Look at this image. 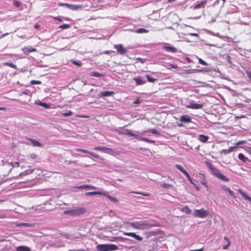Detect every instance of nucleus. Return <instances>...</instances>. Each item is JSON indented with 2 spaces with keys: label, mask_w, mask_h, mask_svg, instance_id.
<instances>
[{
  "label": "nucleus",
  "mask_w": 251,
  "mask_h": 251,
  "mask_svg": "<svg viewBox=\"0 0 251 251\" xmlns=\"http://www.w3.org/2000/svg\"><path fill=\"white\" fill-rule=\"evenodd\" d=\"M72 63L77 66L80 67L82 65V63L80 61H76L75 60H71Z\"/></svg>",
  "instance_id": "38"
},
{
  "label": "nucleus",
  "mask_w": 251,
  "mask_h": 251,
  "mask_svg": "<svg viewBox=\"0 0 251 251\" xmlns=\"http://www.w3.org/2000/svg\"><path fill=\"white\" fill-rule=\"evenodd\" d=\"M33 170H26L22 173H21L19 174V176H26L27 175L30 174L32 173Z\"/></svg>",
  "instance_id": "29"
},
{
  "label": "nucleus",
  "mask_w": 251,
  "mask_h": 251,
  "mask_svg": "<svg viewBox=\"0 0 251 251\" xmlns=\"http://www.w3.org/2000/svg\"><path fill=\"white\" fill-rule=\"evenodd\" d=\"M206 3V0H202L199 3L195 5V6H191V8H193V9L195 10L201 8H204Z\"/></svg>",
  "instance_id": "10"
},
{
  "label": "nucleus",
  "mask_w": 251,
  "mask_h": 251,
  "mask_svg": "<svg viewBox=\"0 0 251 251\" xmlns=\"http://www.w3.org/2000/svg\"><path fill=\"white\" fill-rule=\"evenodd\" d=\"M120 134L122 135H127L129 136L134 137L136 138V136H137L136 134L133 133L131 132V130L127 129H123L122 128L121 130L119 132Z\"/></svg>",
  "instance_id": "7"
},
{
  "label": "nucleus",
  "mask_w": 251,
  "mask_h": 251,
  "mask_svg": "<svg viewBox=\"0 0 251 251\" xmlns=\"http://www.w3.org/2000/svg\"><path fill=\"white\" fill-rule=\"evenodd\" d=\"M152 251H157V245L155 243L152 244Z\"/></svg>",
  "instance_id": "48"
},
{
  "label": "nucleus",
  "mask_w": 251,
  "mask_h": 251,
  "mask_svg": "<svg viewBox=\"0 0 251 251\" xmlns=\"http://www.w3.org/2000/svg\"><path fill=\"white\" fill-rule=\"evenodd\" d=\"M199 62L203 65H208L207 63L201 58H199Z\"/></svg>",
  "instance_id": "47"
},
{
  "label": "nucleus",
  "mask_w": 251,
  "mask_h": 251,
  "mask_svg": "<svg viewBox=\"0 0 251 251\" xmlns=\"http://www.w3.org/2000/svg\"><path fill=\"white\" fill-rule=\"evenodd\" d=\"M176 168L182 173H183L184 175L187 173L181 165L176 164Z\"/></svg>",
  "instance_id": "28"
},
{
  "label": "nucleus",
  "mask_w": 251,
  "mask_h": 251,
  "mask_svg": "<svg viewBox=\"0 0 251 251\" xmlns=\"http://www.w3.org/2000/svg\"><path fill=\"white\" fill-rule=\"evenodd\" d=\"M19 226H23L26 227H29L31 226V225L29 223H21L18 224Z\"/></svg>",
  "instance_id": "45"
},
{
  "label": "nucleus",
  "mask_w": 251,
  "mask_h": 251,
  "mask_svg": "<svg viewBox=\"0 0 251 251\" xmlns=\"http://www.w3.org/2000/svg\"><path fill=\"white\" fill-rule=\"evenodd\" d=\"M73 115V112L71 111H69L67 112H64L62 113V115L64 117H69Z\"/></svg>",
  "instance_id": "36"
},
{
  "label": "nucleus",
  "mask_w": 251,
  "mask_h": 251,
  "mask_svg": "<svg viewBox=\"0 0 251 251\" xmlns=\"http://www.w3.org/2000/svg\"><path fill=\"white\" fill-rule=\"evenodd\" d=\"M86 209L82 207L74 208L73 209L67 210L64 211V214L72 216H78L85 213Z\"/></svg>",
  "instance_id": "2"
},
{
  "label": "nucleus",
  "mask_w": 251,
  "mask_h": 251,
  "mask_svg": "<svg viewBox=\"0 0 251 251\" xmlns=\"http://www.w3.org/2000/svg\"><path fill=\"white\" fill-rule=\"evenodd\" d=\"M108 198V199L111 201H113L115 203H117L118 202V201L115 198V197H113L111 196H109V195H107L106 194V196Z\"/></svg>",
  "instance_id": "35"
},
{
  "label": "nucleus",
  "mask_w": 251,
  "mask_h": 251,
  "mask_svg": "<svg viewBox=\"0 0 251 251\" xmlns=\"http://www.w3.org/2000/svg\"><path fill=\"white\" fill-rule=\"evenodd\" d=\"M111 52H113V51H109V50H105L104 52V53L106 54H110Z\"/></svg>",
  "instance_id": "62"
},
{
  "label": "nucleus",
  "mask_w": 251,
  "mask_h": 251,
  "mask_svg": "<svg viewBox=\"0 0 251 251\" xmlns=\"http://www.w3.org/2000/svg\"><path fill=\"white\" fill-rule=\"evenodd\" d=\"M191 36H195V37H198L199 36L198 34L196 33H191L189 34Z\"/></svg>",
  "instance_id": "58"
},
{
  "label": "nucleus",
  "mask_w": 251,
  "mask_h": 251,
  "mask_svg": "<svg viewBox=\"0 0 251 251\" xmlns=\"http://www.w3.org/2000/svg\"><path fill=\"white\" fill-rule=\"evenodd\" d=\"M226 60L230 64H231V61L230 60V57L229 56H226Z\"/></svg>",
  "instance_id": "56"
},
{
  "label": "nucleus",
  "mask_w": 251,
  "mask_h": 251,
  "mask_svg": "<svg viewBox=\"0 0 251 251\" xmlns=\"http://www.w3.org/2000/svg\"><path fill=\"white\" fill-rule=\"evenodd\" d=\"M245 142H246V141H244V140L239 141V142H237V143H236V146H236V147H237L238 146H239V145H241V144H244V143H245Z\"/></svg>",
  "instance_id": "54"
},
{
  "label": "nucleus",
  "mask_w": 251,
  "mask_h": 251,
  "mask_svg": "<svg viewBox=\"0 0 251 251\" xmlns=\"http://www.w3.org/2000/svg\"><path fill=\"white\" fill-rule=\"evenodd\" d=\"M11 164L12 166V168H13L14 167H19V166H20V163L18 162H14V163H11Z\"/></svg>",
  "instance_id": "51"
},
{
  "label": "nucleus",
  "mask_w": 251,
  "mask_h": 251,
  "mask_svg": "<svg viewBox=\"0 0 251 251\" xmlns=\"http://www.w3.org/2000/svg\"><path fill=\"white\" fill-rule=\"evenodd\" d=\"M247 75H248V77L251 80V72H247Z\"/></svg>",
  "instance_id": "59"
},
{
  "label": "nucleus",
  "mask_w": 251,
  "mask_h": 251,
  "mask_svg": "<svg viewBox=\"0 0 251 251\" xmlns=\"http://www.w3.org/2000/svg\"><path fill=\"white\" fill-rule=\"evenodd\" d=\"M202 104L191 103L189 105H187L186 107L190 109H199L202 108Z\"/></svg>",
  "instance_id": "8"
},
{
  "label": "nucleus",
  "mask_w": 251,
  "mask_h": 251,
  "mask_svg": "<svg viewBox=\"0 0 251 251\" xmlns=\"http://www.w3.org/2000/svg\"><path fill=\"white\" fill-rule=\"evenodd\" d=\"M16 251H31L30 249L27 247L20 246L17 247Z\"/></svg>",
  "instance_id": "26"
},
{
  "label": "nucleus",
  "mask_w": 251,
  "mask_h": 251,
  "mask_svg": "<svg viewBox=\"0 0 251 251\" xmlns=\"http://www.w3.org/2000/svg\"><path fill=\"white\" fill-rule=\"evenodd\" d=\"M95 195H103V196H106V194L104 192H97V191H94V192H88L85 193V195L86 196H93Z\"/></svg>",
  "instance_id": "12"
},
{
  "label": "nucleus",
  "mask_w": 251,
  "mask_h": 251,
  "mask_svg": "<svg viewBox=\"0 0 251 251\" xmlns=\"http://www.w3.org/2000/svg\"><path fill=\"white\" fill-rule=\"evenodd\" d=\"M163 49L168 51L172 52H177L176 49L173 47L164 46L163 47Z\"/></svg>",
  "instance_id": "16"
},
{
  "label": "nucleus",
  "mask_w": 251,
  "mask_h": 251,
  "mask_svg": "<svg viewBox=\"0 0 251 251\" xmlns=\"http://www.w3.org/2000/svg\"><path fill=\"white\" fill-rule=\"evenodd\" d=\"M180 121L183 123H190L191 118L188 115H182L180 118Z\"/></svg>",
  "instance_id": "13"
},
{
  "label": "nucleus",
  "mask_w": 251,
  "mask_h": 251,
  "mask_svg": "<svg viewBox=\"0 0 251 251\" xmlns=\"http://www.w3.org/2000/svg\"><path fill=\"white\" fill-rule=\"evenodd\" d=\"M78 189H96V187L94 186H91L89 185H82L78 187Z\"/></svg>",
  "instance_id": "25"
},
{
  "label": "nucleus",
  "mask_w": 251,
  "mask_h": 251,
  "mask_svg": "<svg viewBox=\"0 0 251 251\" xmlns=\"http://www.w3.org/2000/svg\"><path fill=\"white\" fill-rule=\"evenodd\" d=\"M136 138L138 140L147 142L150 143H155L154 141H153V140L149 139L147 138L142 137L138 134H137V136H136Z\"/></svg>",
  "instance_id": "14"
},
{
  "label": "nucleus",
  "mask_w": 251,
  "mask_h": 251,
  "mask_svg": "<svg viewBox=\"0 0 251 251\" xmlns=\"http://www.w3.org/2000/svg\"><path fill=\"white\" fill-rule=\"evenodd\" d=\"M147 131L157 135L160 134L159 132L155 129H150Z\"/></svg>",
  "instance_id": "34"
},
{
  "label": "nucleus",
  "mask_w": 251,
  "mask_h": 251,
  "mask_svg": "<svg viewBox=\"0 0 251 251\" xmlns=\"http://www.w3.org/2000/svg\"><path fill=\"white\" fill-rule=\"evenodd\" d=\"M246 151L250 155L251 158L249 159V161L251 162V148L249 147H247L246 148Z\"/></svg>",
  "instance_id": "42"
},
{
  "label": "nucleus",
  "mask_w": 251,
  "mask_h": 251,
  "mask_svg": "<svg viewBox=\"0 0 251 251\" xmlns=\"http://www.w3.org/2000/svg\"><path fill=\"white\" fill-rule=\"evenodd\" d=\"M114 47L117 50V52L120 54H124L127 51V49L124 48L122 44L114 45Z\"/></svg>",
  "instance_id": "6"
},
{
  "label": "nucleus",
  "mask_w": 251,
  "mask_h": 251,
  "mask_svg": "<svg viewBox=\"0 0 251 251\" xmlns=\"http://www.w3.org/2000/svg\"><path fill=\"white\" fill-rule=\"evenodd\" d=\"M185 176H186V177H187V178L188 179V180L190 181L191 184H192L194 186H196L195 184L193 182L192 179L191 178L189 174L188 173H187L185 175Z\"/></svg>",
  "instance_id": "40"
},
{
  "label": "nucleus",
  "mask_w": 251,
  "mask_h": 251,
  "mask_svg": "<svg viewBox=\"0 0 251 251\" xmlns=\"http://www.w3.org/2000/svg\"><path fill=\"white\" fill-rule=\"evenodd\" d=\"M236 146H232L229 147L228 149H225L222 151V152L225 153V154L229 153L232 152L235 148Z\"/></svg>",
  "instance_id": "24"
},
{
  "label": "nucleus",
  "mask_w": 251,
  "mask_h": 251,
  "mask_svg": "<svg viewBox=\"0 0 251 251\" xmlns=\"http://www.w3.org/2000/svg\"><path fill=\"white\" fill-rule=\"evenodd\" d=\"M146 78L148 80V81L150 82H154L156 80H157V79L152 78L151 75H146Z\"/></svg>",
  "instance_id": "30"
},
{
  "label": "nucleus",
  "mask_w": 251,
  "mask_h": 251,
  "mask_svg": "<svg viewBox=\"0 0 251 251\" xmlns=\"http://www.w3.org/2000/svg\"><path fill=\"white\" fill-rule=\"evenodd\" d=\"M29 140L34 147H43L44 146L42 143L33 139H29Z\"/></svg>",
  "instance_id": "15"
},
{
  "label": "nucleus",
  "mask_w": 251,
  "mask_h": 251,
  "mask_svg": "<svg viewBox=\"0 0 251 251\" xmlns=\"http://www.w3.org/2000/svg\"><path fill=\"white\" fill-rule=\"evenodd\" d=\"M124 235L132 237L133 238L138 241H142L143 239V238L142 237L136 234V233L133 232H125L124 233Z\"/></svg>",
  "instance_id": "9"
},
{
  "label": "nucleus",
  "mask_w": 251,
  "mask_h": 251,
  "mask_svg": "<svg viewBox=\"0 0 251 251\" xmlns=\"http://www.w3.org/2000/svg\"><path fill=\"white\" fill-rule=\"evenodd\" d=\"M133 80L135 81L136 85H142L146 83V81H143L140 77L133 78Z\"/></svg>",
  "instance_id": "17"
},
{
  "label": "nucleus",
  "mask_w": 251,
  "mask_h": 251,
  "mask_svg": "<svg viewBox=\"0 0 251 251\" xmlns=\"http://www.w3.org/2000/svg\"><path fill=\"white\" fill-rule=\"evenodd\" d=\"M31 84L32 85L40 84H41V82L38 80H33L31 81Z\"/></svg>",
  "instance_id": "46"
},
{
  "label": "nucleus",
  "mask_w": 251,
  "mask_h": 251,
  "mask_svg": "<svg viewBox=\"0 0 251 251\" xmlns=\"http://www.w3.org/2000/svg\"><path fill=\"white\" fill-rule=\"evenodd\" d=\"M211 170L213 174L214 175L219 179H221L225 182L229 181V179L222 174L217 169L214 167H211Z\"/></svg>",
  "instance_id": "4"
},
{
  "label": "nucleus",
  "mask_w": 251,
  "mask_h": 251,
  "mask_svg": "<svg viewBox=\"0 0 251 251\" xmlns=\"http://www.w3.org/2000/svg\"><path fill=\"white\" fill-rule=\"evenodd\" d=\"M58 5L61 6H65L66 7L70 9L71 4H68L65 3H58Z\"/></svg>",
  "instance_id": "39"
},
{
  "label": "nucleus",
  "mask_w": 251,
  "mask_h": 251,
  "mask_svg": "<svg viewBox=\"0 0 251 251\" xmlns=\"http://www.w3.org/2000/svg\"><path fill=\"white\" fill-rule=\"evenodd\" d=\"M227 191L229 193V195L231 196H232V197H233L234 198H235V196L234 195L233 192L229 188H228V189H227V191Z\"/></svg>",
  "instance_id": "49"
},
{
  "label": "nucleus",
  "mask_w": 251,
  "mask_h": 251,
  "mask_svg": "<svg viewBox=\"0 0 251 251\" xmlns=\"http://www.w3.org/2000/svg\"><path fill=\"white\" fill-rule=\"evenodd\" d=\"M90 75L95 77H104L105 75L103 74L97 72H93L90 73Z\"/></svg>",
  "instance_id": "20"
},
{
  "label": "nucleus",
  "mask_w": 251,
  "mask_h": 251,
  "mask_svg": "<svg viewBox=\"0 0 251 251\" xmlns=\"http://www.w3.org/2000/svg\"><path fill=\"white\" fill-rule=\"evenodd\" d=\"M130 225L133 228L139 229H148L152 226L151 224L142 221L132 222L130 223Z\"/></svg>",
  "instance_id": "1"
},
{
  "label": "nucleus",
  "mask_w": 251,
  "mask_h": 251,
  "mask_svg": "<svg viewBox=\"0 0 251 251\" xmlns=\"http://www.w3.org/2000/svg\"><path fill=\"white\" fill-rule=\"evenodd\" d=\"M22 50L25 54H28L29 52L36 51V49L35 48H33L32 47L29 46L27 47H25L23 48Z\"/></svg>",
  "instance_id": "11"
},
{
  "label": "nucleus",
  "mask_w": 251,
  "mask_h": 251,
  "mask_svg": "<svg viewBox=\"0 0 251 251\" xmlns=\"http://www.w3.org/2000/svg\"><path fill=\"white\" fill-rule=\"evenodd\" d=\"M203 251V249L201 248V249H198V250H191L190 251Z\"/></svg>",
  "instance_id": "64"
},
{
  "label": "nucleus",
  "mask_w": 251,
  "mask_h": 251,
  "mask_svg": "<svg viewBox=\"0 0 251 251\" xmlns=\"http://www.w3.org/2000/svg\"><path fill=\"white\" fill-rule=\"evenodd\" d=\"M239 192L243 198H244L246 200H249L251 202V197H249L248 195H247L244 192H243L241 190H239Z\"/></svg>",
  "instance_id": "19"
},
{
  "label": "nucleus",
  "mask_w": 251,
  "mask_h": 251,
  "mask_svg": "<svg viewBox=\"0 0 251 251\" xmlns=\"http://www.w3.org/2000/svg\"><path fill=\"white\" fill-rule=\"evenodd\" d=\"M161 186L164 188H168L171 187V185L164 183L161 184Z\"/></svg>",
  "instance_id": "50"
},
{
  "label": "nucleus",
  "mask_w": 251,
  "mask_h": 251,
  "mask_svg": "<svg viewBox=\"0 0 251 251\" xmlns=\"http://www.w3.org/2000/svg\"><path fill=\"white\" fill-rule=\"evenodd\" d=\"M224 240L227 241V244L225 246H223V249L224 250H226L228 249V248L230 246V242L229 241V240L228 239V238L227 237H225Z\"/></svg>",
  "instance_id": "27"
},
{
  "label": "nucleus",
  "mask_w": 251,
  "mask_h": 251,
  "mask_svg": "<svg viewBox=\"0 0 251 251\" xmlns=\"http://www.w3.org/2000/svg\"><path fill=\"white\" fill-rule=\"evenodd\" d=\"M208 139L209 137L207 136H205L203 134H201L199 136V140L203 143L206 142Z\"/></svg>",
  "instance_id": "18"
},
{
  "label": "nucleus",
  "mask_w": 251,
  "mask_h": 251,
  "mask_svg": "<svg viewBox=\"0 0 251 251\" xmlns=\"http://www.w3.org/2000/svg\"><path fill=\"white\" fill-rule=\"evenodd\" d=\"M94 150L97 151H102V150H103V147H96L94 148Z\"/></svg>",
  "instance_id": "55"
},
{
  "label": "nucleus",
  "mask_w": 251,
  "mask_h": 251,
  "mask_svg": "<svg viewBox=\"0 0 251 251\" xmlns=\"http://www.w3.org/2000/svg\"><path fill=\"white\" fill-rule=\"evenodd\" d=\"M208 214V212L203 209L200 210L195 209L193 215L196 217L203 218L206 217Z\"/></svg>",
  "instance_id": "5"
},
{
  "label": "nucleus",
  "mask_w": 251,
  "mask_h": 251,
  "mask_svg": "<svg viewBox=\"0 0 251 251\" xmlns=\"http://www.w3.org/2000/svg\"><path fill=\"white\" fill-rule=\"evenodd\" d=\"M97 251H112L118 249V247L114 244H99L97 246Z\"/></svg>",
  "instance_id": "3"
},
{
  "label": "nucleus",
  "mask_w": 251,
  "mask_h": 251,
  "mask_svg": "<svg viewBox=\"0 0 251 251\" xmlns=\"http://www.w3.org/2000/svg\"><path fill=\"white\" fill-rule=\"evenodd\" d=\"M76 151H81L82 152L86 153H88V152H89L88 151L85 150L84 149H77Z\"/></svg>",
  "instance_id": "52"
},
{
  "label": "nucleus",
  "mask_w": 251,
  "mask_h": 251,
  "mask_svg": "<svg viewBox=\"0 0 251 251\" xmlns=\"http://www.w3.org/2000/svg\"><path fill=\"white\" fill-rule=\"evenodd\" d=\"M114 94L113 91H103L101 93L100 95L101 97H108L110 96H111Z\"/></svg>",
  "instance_id": "21"
},
{
  "label": "nucleus",
  "mask_w": 251,
  "mask_h": 251,
  "mask_svg": "<svg viewBox=\"0 0 251 251\" xmlns=\"http://www.w3.org/2000/svg\"><path fill=\"white\" fill-rule=\"evenodd\" d=\"M69 251H87L85 250H69Z\"/></svg>",
  "instance_id": "63"
},
{
  "label": "nucleus",
  "mask_w": 251,
  "mask_h": 251,
  "mask_svg": "<svg viewBox=\"0 0 251 251\" xmlns=\"http://www.w3.org/2000/svg\"><path fill=\"white\" fill-rule=\"evenodd\" d=\"M70 27V25L68 24H63L59 26V28L63 29H67Z\"/></svg>",
  "instance_id": "41"
},
{
  "label": "nucleus",
  "mask_w": 251,
  "mask_h": 251,
  "mask_svg": "<svg viewBox=\"0 0 251 251\" xmlns=\"http://www.w3.org/2000/svg\"><path fill=\"white\" fill-rule=\"evenodd\" d=\"M80 7H81V5L71 4L70 9L72 10H77Z\"/></svg>",
  "instance_id": "31"
},
{
  "label": "nucleus",
  "mask_w": 251,
  "mask_h": 251,
  "mask_svg": "<svg viewBox=\"0 0 251 251\" xmlns=\"http://www.w3.org/2000/svg\"><path fill=\"white\" fill-rule=\"evenodd\" d=\"M182 211L187 214L190 212V210L187 206H186L183 208Z\"/></svg>",
  "instance_id": "44"
},
{
  "label": "nucleus",
  "mask_w": 251,
  "mask_h": 251,
  "mask_svg": "<svg viewBox=\"0 0 251 251\" xmlns=\"http://www.w3.org/2000/svg\"><path fill=\"white\" fill-rule=\"evenodd\" d=\"M13 4L15 6L19 7L20 6L21 3L19 1H14Z\"/></svg>",
  "instance_id": "53"
},
{
  "label": "nucleus",
  "mask_w": 251,
  "mask_h": 251,
  "mask_svg": "<svg viewBox=\"0 0 251 251\" xmlns=\"http://www.w3.org/2000/svg\"><path fill=\"white\" fill-rule=\"evenodd\" d=\"M30 157L31 158H32V159H34V158H35L36 157V155L35 154H34V153L33 154H31L30 155Z\"/></svg>",
  "instance_id": "60"
},
{
  "label": "nucleus",
  "mask_w": 251,
  "mask_h": 251,
  "mask_svg": "<svg viewBox=\"0 0 251 251\" xmlns=\"http://www.w3.org/2000/svg\"><path fill=\"white\" fill-rule=\"evenodd\" d=\"M135 32L137 33H143L148 32V30L143 28H140L137 29Z\"/></svg>",
  "instance_id": "33"
},
{
  "label": "nucleus",
  "mask_w": 251,
  "mask_h": 251,
  "mask_svg": "<svg viewBox=\"0 0 251 251\" xmlns=\"http://www.w3.org/2000/svg\"><path fill=\"white\" fill-rule=\"evenodd\" d=\"M4 66H7L13 68H16V66L12 63L5 62L4 63Z\"/></svg>",
  "instance_id": "37"
},
{
  "label": "nucleus",
  "mask_w": 251,
  "mask_h": 251,
  "mask_svg": "<svg viewBox=\"0 0 251 251\" xmlns=\"http://www.w3.org/2000/svg\"><path fill=\"white\" fill-rule=\"evenodd\" d=\"M102 151L105 153L111 154L112 153L113 150L110 148L103 147V150H102Z\"/></svg>",
  "instance_id": "32"
},
{
  "label": "nucleus",
  "mask_w": 251,
  "mask_h": 251,
  "mask_svg": "<svg viewBox=\"0 0 251 251\" xmlns=\"http://www.w3.org/2000/svg\"><path fill=\"white\" fill-rule=\"evenodd\" d=\"M140 103V101L139 100H136L133 101V103L134 104H137Z\"/></svg>",
  "instance_id": "61"
},
{
  "label": "nucleus",
  "mask_w": 251,
  "mask_h": 251,
  "mask_svg": "<svg viewBox=\"0 0 251 251\" xmlns=\"http://www.w3.org/2000/svg\"><path fill=\"white\" fill-rule=\"evenodd\" d=\"M35 103L39 105H40L45 108H49L50 107V105L48 103H44V102H43L40 100H38L37 101H36L35 102Z\"/></svg>",
  "instance_id": "22"
},
{
  "label": "nucleus",
  "mask_w": 251,
  "mask_h": 251,
  "mask_svg": "<svg viewBox=\"0 0 251 251\" xmlns=\"http://www.w3.org/2000/svg\"><path fill=\"white\" fill-rule=\"evenodd\" d=\"M88 154L91 155L92 156H93V157H94L96 158H99L100 157V156L98 154L95 153L93 152H90L89 151Z\"/></svg>",
  "instance_id": "43"
},
{
  "label": "nucleus",
  "mask_w": 251,
  "mask_h": 251,
  "mask_svg": "<svg viewBox=\"0 0 251 251\" xmlns=\"http://www.w3.org/2000/svg\"><path fill=\"white\" fill-rule=\"evenodd\" d=\"M238 157L240 160H242L244 162H246L248 160L249 161L250 160L247 157H245V155L242 153H240L238 154Z\"/></svg>",
  "instance_id": "23"
},
{
  "label": "nucleus",
  "mask_w": 251,
  "mask_h": 251,
  "mask_svg": "<svg viewBox=\"0 0 251 251\" xmlns=\"http://www.w3.org/2000/svg\"><path fill=\"white\" fill-rule=\"evenodd\" d=\"M137 60H139L142 63H144L145 62V60H146L145 59H144V58H137Z\"/></svg>",
  "instance_id": "57"
}]
</instances>
